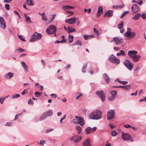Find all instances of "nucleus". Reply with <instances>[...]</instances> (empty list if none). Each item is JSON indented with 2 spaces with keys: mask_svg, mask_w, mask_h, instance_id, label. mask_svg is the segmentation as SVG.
Instances as JSON below:
<instances>
[{
  "mask_svg": "<svg viewBox=\"0 0 146 146\" xmlns=\"http://www.w3.org/2000/svg\"><path fill=\"white\" fill-rule=\"evenodd\" d=\"M102 111L98 110L92 112L90 114V117L93 119H99L102 117Z\"/></svg>",
  "mask_w": 146,
  "mask_h": 146,
  "instance_id": "obj_1",
  "label": "nucleus"
},
{
  "mask_svg": "<svg viewBox=\"0 0 146 146\" xmlns=\"http://www.w3.org/2000/svg\"><path fill=\"white\" fill-rule=\"evenodd\" d=\"M42 35L41 34L35 32L31 36L30 41L33 42L37 40H40L42 38Z\"/></svg>",
  "mask_w": 146,
  "mask_h": 146,
  "instance_id": "obj_2",
  "label": "nucleus"
},
{
  "mask_svg": "<svg viewBox=\"0 0 146 146\" xmlns=\"http://www.w3.org/2000/svg\"><path fill=\"white\" fill-rule=\"evenodd\" d=\"M56 31V27L55 25H53L49 26L46 30L47 33L49 35L54 34Z\"/></svg>",
  "mask_w": 146,
  "mask_h": 146,
  "instance_id": "obj_3",
  "label": "nucleus"
},
{
  "mask_svg": "<svg viewBox=\"0 0 146 146\" xmlns=\"http://www.w3.org/2000/svg\"><path fill=\"white\" fill-rule=\"evenodd\" d=\"M53 114V112L51 110H48L44 112L39 118V120L42 121L46 118L47 117L51 116Z\"/></svg>",
  "mask_w": 146,
  "mask_h": 146,
  "instance_id": "obj_4",
  "label": "nucleus"
},
{
  "mask_svg": "<svg viewBox=\"0 0 146 146\" xmlns=\"http://www.w3.org/2000/svg\"><path fill=\"white\" fill-rule=\"evenodd\" d=\"M78 136L77 135H74L72 136L71 137L70 139V141H74V143H78L80 140H82V136H80L76 139H75Z\"/></svg>",
  "mask_w": 146,
  "mask_h": 146,
  "instance_id": "obj_5",
  "label": "nucleus"
},
{
  "mask_svg": "<svg viewBox=\"0 0 146 146\" xmlns=\"http://www.w3.org/2000/svg\"><path fill=\"white\" fill-rule=\"evenodd\" d=\"M96 94L101 98L102 102H104L105 100L106 95L104 93L103 90H102L100 91H96Z\"/></svg>",
  "mask_w": 146,
  "mask_h": 146,
  "instance_id": "obj_6",
  "label": "nucleus"
},
{
  "mask_svg": "<svg viewBox=\"0 0 146 146\" xmlns=\"http://www.w3.org/2000/svg\"><path fill=\"white\" fill-rule=\"evenodd\" d=\"M122 139L124 140L130 141H133V139L129 134L124 133H122Z\"/></svg>",
  "mask_w": 146,
  "mask_h": 146,
  "instance_id": "obj_7",
  "label": "nucleus"
},
{
  "mask_svg": "<svg viewBox=\"0 0 146 146\" xmlns=\"http://www.w3.org/2000/svg\"><path fill=\"white\" fill-rule=\"evenodd\" d=\"M123 64L129 70H131L132 69L133 65L129 60H127L124 62Z\"/></svg>",
  "mask_w": 146,
  "mask_h": 146,
  "instance_id": "obj_8",
  "label": "nucleus"
},
{
  "mask_svg": "<svg viewBox=\"0 0 146 146\" xmlns=\"http://www.w3.org/2000/svg\"><path fill=\"white\" fill-rule=\"evenodd\" d=\"M115 113L113 110H111L108 111L107 114V118L108 119H110L114 118Z\"/></svg>",
  "mask_w": 146,
  "mask_h": 146,
  "instance_id": "obj_9",
  "label": "nucleus"
},
{
  "mask_svg": "<svg viewBox=\"0 0 146 146\" xmlns=\"http://www.w3.org/2000/svg\"><path fill=\"white\" fill-rule=\"evenodd\" d=\"M109 60L110 61L115 64H118L120 62V61L118 59L113 56H111Z\"/></svg>",
  "mask_w": 146,
  "mask_h": 146,
  "instance_id": "obj_10",
  "label": "nucleus"
},
{
  "mask_svg": "<svg viewBox=\"0 0 146 146\" xmlns=\"http://www.w3.org/2000/svg\"><path fill=\"white\" fill-rule=\"evenodd\" d=\"M96 129V127H94L91 128L90 127H86L85 129V133L86 134H89L95 131Z\"/></svg>",
  "mask_w": 146,
  "mask_h": 146,
  "instance_id": "obj_11",
  "label": "nucleus"
},
{
  "mask_svg": "<svg viewBox=\"0 0 146 146\" xmlns=\"http://www.w3.org/2000/svg\"><path fill=\"white\" fill-rule=\"evenodd\" d=\"M114 41L116 44L118 45L121 44L123 42V39L121 38H119L117 37H114L112 40L111 41Z\"/></svg>",
  "mask_w": 146,
  "mask_h": 146,
  "instance_id": "obj_12",
  "label": "nucleus"
},
{
  "mask_svg": "<svg viewBox=\"0 0 146 146\" xmlns=\"http://www.w3.org/2000/svg\"><path fill=\"white\" fill-rule=\"evenodd\" d=\"M75 118L78 119V124L81 126H83L84 125V122L82 117L76 116H75Z\"/></svg>",
  "mask_w": 146,
  "mask_h": 146,
  "instance_id": "obj_13",
  "label": "nucleus"
},
{
  "mask_svg": "<svg viewBox=\"0 0 146 146\" xmlns=\"http://www.w3.org/2000/svg\"><path fill=\"white\" fill-rule=\"evenodd\" d=\"M137 53V52L135 50H129L128 52V55L129 58L132 59Z\"/></svg>",
  "mask_w": 146,
  "mask_h": 146,
  "instance_id": "obj_14",
  "label": "nucleus"
},
{
  "mask_svg": "<svg viewBox=\"0 0 146 146\" xmlns=\"http://www.w3.org/2000/svg\"><path fill=\"white\" fill-rule=\"evenodd\" d=\"M113 15V11L111 10H109L107 11L104 15V17H111Z\"/></svg>",
  "mask_w": 146,
  "mask_h": 146,
  "instance_id": "obj_15",
  "label": "nucleus"
},
{
  "mask_svg": "<svg viewBox=\"0 0 146 146\" xmlns=\"http://www.w3.org/2000/svg\"><path fill=\"white\" fill-rule=\"evenodd\" d=\"M0 27L3 29H5L6 27L4 20L2 17H0Z\"/></svg>",
  "mask_w": 146,
  "mask_h": 146,
  "instance_id": "obj_16",
  "label": "nucleus"
},
{
  "mask_svg": "<svg viewBox=\"0 0 146 146\" xmlns=\"http://www.w3.org/2000/svg\"><path fill=\"white\" fill-rule=\"evenodd\" d=\"M76 21V18L75 17L69 19L66 21V22L70 24H73L75 23Z\"/></svg>",
  "mask_w": 146,
  "mask_h": 146,
  "instance_id": "obj_17",
  "label": "nucleus"
},
{
  "mask_svg": "<svg viewBox=\"0 0 146 146\" xmlns=\"http://www.w3.org/2000/svg\"><path fill=\"white\" fill-rule=\"evenodd\" d=\"M83 146H91L90 139L88 138L83 143Z\"/></svg>",
  "mask_w": 146,
  "mask_h": 146,
  "instance_id": "obj_18",
  "label": "nucleus"
},
{
  "mask_svg": "<svg viewBox=\"0 0 146 146\" xmlns=\"http://www.w3.org/2000/svg\"><path fill=\"white\" fill-rule=\"evenodd\" d=\"M140 58V56L139 55H136L132 58V60L134 62H136L138 61Z\"/></svg>",
  "mask_w": 146,
  "mask_h": 146,
  "instance_id": "obj_19",
  "label": "nucleus"
},
{
  "mask_svg": "<svg viewBox=\"0 0 146 146\" xmlns=\"http://www.w3.org/2000/svg\"><path fill=\"white\" fill-rule=\"evenodd\" d=\"M13 76V74L9 72L7 73L6 74L5 76V77L7 79H9L11 78Z\"/></svg>",
  "mask_w": 146,
  "mask_h": 146,
  "instance_id": "obj_20",
  "label": "nucleus"
},
{
  "mask_svg": "<svg viewBox=\"0 0 146 146\" xmlns=\"http://www.w3.org/2000/svg\"><path fill=\"white\" fill-rule=\"evenodd\" d=\"M105 78H104L105 82L107 83H109L110 81V78L108 76L106 73H104L103 74Z\"/></svg>",
  "mask_w": 146,
  "mask_h": 146,
  "instance_id": "obj_21",
  "label": "nucleus"
},
{
  "mask_svg": "<svg viewBox=\"0 0 146 146\" xmlns=\"http://www.w3.org/2000/svg\"><path fill=\"white\" fill-rule=\"evenodd\" d=\"M75 129L77 131V133L78 134H80L82 131V129L80 126L78 125H76L75 127Z\"/></svg>",
  "mask_w": 146,
  "mask_h": 146,
  "instance_id": "obj_22",
  "label": "nucleus"
},
{
  "mask_svg": "<svg viewBox=\"0 0 146 146\" xmlns=\"http://www.w3.org/2000/svg\"><path fill=\"white\" fill-rule=\"evenodd\" d=\"M21 64L25 71L26 72H28V67L26 66L25 62L24 61H22Z\"/></svg>",
  "mask_w": 146,
  "mask_h": 146,
  "instance_id": "obj_23",
  "label": "nucleus"
},
{
  "mask_svg": "<svg viewBox=\"0 0 146 146\" xmlns=\"http://www.w3.org/2000/svg\"><path fill=\"white\" fill-rule=\"evenodd\" d=\"M68 33H70L71 32H74L76 31V29H72V28L71 27H68Z\"/></svg>",
  "mask_w": 146,
  "mask_h": 146,
  "instance_id": "obj_24",
  "label": "nucleus"
},
{
  "mask_svg": "<svg viewBox=\"0 0 146 146\" xmlns=\"http://www.w3.org/2000/svg\"><path fill=\"white\" fill-rule=\"evenodd\" d=\"M120 53H117V55L119 56V55H121L123 56H125V51L123 50H120Z\"/></svg>",
  "mask_w": 146,
  "mask_h": 146,
  "instance_id": "obj_25",
  "label": "nucleus"
},
{
  "mask_svg": "<svg viewBox=\"0 0 146 146\" xmlns=\"http://www.w3.org/2000/svg\"><path fill=\"white\" fill-rule=\"evenodd\" d=\"M62 8L63 9H74V7L71 6H70L68 5H64L62 7Z\"/></svg>",
  "mask_w": 146,
  "mask_h": 146,
  "instance_id": "obj_26",
  "label": "nucleus"
},
{
  "mask_svg": "<svg viewBox=\"0 0 146 146\" xmlns=\"http://www.w3.org/2000/svg\"><path fill=\"white\" fill-rule=\"evenodd\" d=\"M123 6V4L120 5H113L112 7L113 9H121Z\"/></svg>",
  "mask_w": 146,
  "mask_h": 146,
  "instance_id": "obj_27",
  "label": "nucleus"
},
{
  "mask_svg": "<svg viewBox=\"0 0 146 146\" xmlns=\"http://www.w3.org/2000/svg\"><path fill=\"white\" fill-rule=\"evenodd\" d=\"M141 15L140 13H137L135 15L134 17H133V19L135 20H138Z\"/></svg>",
  "mask_w": 146,
  "mask_h": 146,
  "instance_id": "obj_28",
  "label": "nucleus"
},
{
  "mask_svg": "<svg viewBox=\"0 0 146 146\" xmlns=\"http://www.w3.org/2000/svg\"><path fill=\"white\" fill-rule=\"evenodd\" d=\"M39 15H40L42 17V19L43 21H47V18L45 16L44 13H43L42 14H40L39 13Z\"/></svg>",
  "mask_w": 146,
  "mask_h": 146,
  "instance_id": "obj_29",
  "label": "nucleus"
},
{
  "mask_svg": "<svg viewBox=\"0 0 146 146\" xmlns=\"http://www.w3.org/2000/svg\"><path fill=\"white\" fill-rule=\"evenodd\" d=\"M69 42V43H71L72 42L73 39V36L69 35L68 37Z\"/></svg>",
  "mask_w": 146,
  "mask_h": 146,
  "instance_id": "obj_30",
  "label": "nucleus"
},
{
  "mask_svg": "<svg viewBox=\"0 0 146 146\" xmlns=\"http://www.w3.org/2000/svg\"><path fill=\"white\" fill-rule=\"evenodd\" d=\"M123 21H121L119 24L118 26V28L119 29H121L123 28Z\"/></svg>",
  "mask_w": 146,
  "mask_h": 146,
  "instance_id": "obj_31",
  "label": "nucleus"
},
{
  "mask_svg": "<svg viewBox=\"0 0 146 146\" xmlns=\"http://www.w3.org/2000/svg\"><path fill=\"white\" fill-rule=\"evenodd\" d=\"M115 96H111V97L109 98V100L110 101H113L116 97V94H115Z\"/></svg>",
  "mask_w": 146,
  "mask_h": 146,
  "instance_id": "obj_32",
  "label": "nucleus"
},
{
  "mask_svg": "<svg viewBox=\"0 0 146 146\" xmlns=\"http://www.w3.org/2000/svg\"><path fill=\"white\" fill-rule=\"evenodd\" d=\"M83 95V94L81 93L80 92H78L77 94H76V100H77L78 99H79V98L81 97V96H82Z\"/></svg>",
  "mask_w": 146,
  "mask_h": 146,
  "instance_id": "obj_33",
  "label": "nucleus"
},
{
  "mask_svg": "<svg viewBox=\"0 0 146 146\" xmlns=\"http://www.w3.org/2000/svg\"><path fill=\"white\" fill-rule=\"evenodd\" d=\"M103 13V10H98V14L96 15L97 17H99Z\"/></svg>",
  "mask_w": 146,
  "mask_h": 146,
  "instance_id": "obj_34",
  "label": "nucleus"
},
{
  "mask_svg": "<svg viewBox=\"0 0 146 146\" xmlns=\"http://www.w3.org/2000/svg\"><path fill=\"white\" fill-rule=\"evenodd\" d=\"M131 36H130V38H133L136 36V34L135 32L131 31Z\"/></svg>",
  "mask_w": 146,
  "mask_h": 146,
  "instance_id": "obj_35",
  "label": "nucleus"
},
{
  "mask_svg": "<svg viewBox=\"0 0 146 146\" xmlns=\"http://www.w3.org/2000/svg\"><path fill=\"white\" fill-rule=\"evenodd\" d=\"M82 42L80 40H77L74 44V45H79L81 46L82 45Z\"/></svg>",
  "mask_w": 146,
  "mask_h": 146,
  "instance_id": "obj_36",
  "label": "nucleus"
},
{
  "mask_svg": "<svg viewBox=\"0 0 146 146\" xmlns=\"http://www.w3.org/2000/svg\"><path fill=\"white\" fill-rule=\"evenodd\" d=\"M27 2L28 4V5L33 6L34 5L33 2L31 0H27Z\"/></svg>",
  "mask_w": 146,
  "mask_h": 146,
  "instance_id": "obj_37",
  "label": "nucleus"
},
{
  "mask_svg": "<svg viewBox=\"0 0 146 146\" xmlns=\"http://www.w3.org/2000/svg\"><path fill=\"white\" fill-rule=\"evenodd\" d=\"M42 92H36L35 93V96L37 97H39L42 94Z\"/></svg>",
  "mask_w": 146,
  "mask_h": 146,
  "instance_id": "obj_38",
  "label": "nucleus"
},
{
  "mask_svg": "<svg viewBox=\"0 0 146 146\" xmlns=\"http://www.w3.org/2000/svg\"><path fill=\"white\" fill-rule=\"evenodd\" d=\"M87 64L85 63V64L83 66L82 69V71L83 72L85 73V72L86 71V68L87 67Z\"/></svg>",
  "mask_w": 146,
  "mask_h": 146,
  "instance_id": "obj_39",
  "label": "nucleus"
},
{
  "mask_svg": "<svg viewBox=\"0 0 146 146\" xmlns=\"http://www.w3.org/2000/svg\"><path fill=\"white\" fill-rule=\"evenodd\" d=\"M20 95L19 94H17L16 95L13 94L12 95V99H16L20 97Z\"/></svg>",
  "mask_w": 146,
  "mask_h": 146,
  "instance_id": "obj_40",
  "label": "nucleus"
},
{
  "mask_svg": "<svg viewBox=\"0 0 146 146\" xmlns=\"http://www.w3.org/2000/svg\"><path fill=\"white\" fill-rule=\"evenodd\" d=\"M131 32H128V31H127L125 34L124 35L125 37H130V36H131Z\"/></svg>",
  "mask_w": 146,
  "mask_h": 146,
  "instance_id": "obj_41",
  "label": "nucleus"
},
{
  "mask_svg": "<svg viewBox=\"0 0 146 146\" xmlns=\"http://www.w3.org/2000/svg\"><path fill=\"white\" fill-rule=\"evenodd\" d=\"M111 134L113 137L117 135V133L115 131H113L111 133Z\"/></svg>",
  "mask_w": 146,
  "mask_h": 146,
  "instance_id": "obj_42",
  "label": "nucleus"
},
{
  "mask_svg": "<svg viewBox=\"0 0 146 146\" xmlns=\"http://www.w3.org/2000/svg\"><path fill=\"white\" fill-rule=\"evenodd\" d=\"M138 6L136 4H133L131 7V9H138Z\"/></svg>",
  "mask_w": 146,
  "mask_h": 146,
  "instance_id": "obj_43",
  "label": "nucleus"
},
{
  "mask_svg": "<svg viewBox=\"0 0 146 146\" xmlns=\"http://www.w3.org/2000/svg\"><path fill=\"white\" fill-rule=\"evenodd\" d=\"M131 86L130 85H127L125 86L124 89L126 90H129L131 88Z\"/></svg>",
  "mask_w": 146,
  "mask_h": 146,
  "instance_id": "obj_44",
  "label": "nucleus"
},
{
  "mask_svg": "<svg viewBox=\"0 0 146 146\" xmlns=\"http://www.w3.org/2000/svg\"><path fill=\"white\" fill-rule=\"evenodd\" d=\"M25 21L26 22L30 23L31 22L30 18L29 17L27 16L25 18Z\"/></svg>",
  "mask_w": 146,
  "mask_h": 146,
  "instance_id": "obj_45",
  "label": "nucleus"
},
{
  "mask_svg": "<svg viewBox=\"0 0 146 146\" xmlns=\"http://www.w3.org/2000/svg\"><path fill=\"white\" fill-rule=\"evenodd\" d=\"M94 33L96 34L97 35H99L100 34V33L99 31L98 30H97L95 29V28H94Z\"/></svg>",
  "mask_w": 146,
  "mask_h": 146,
  "instance_id": "obj_46",
  "label": "nucleus"
},
{
  "mask_svg": "<svg viewBox=\"0 0 146 146\" xmlns=\"http://www.w3.org/2000/svg\"><path fill=\"white\" fill-rule=\"evenodd\" d=\"M19 38L21 40H22L24 41H26V40H25V38L24 37L22 36V35H20L19 36Z\"/></svg>",
  "mask_w": 146,
  "mask_h": 146,
  "instance_id": "obj_47",
  "label": "nucleus"
},
{
  "mask_svg": "<svg viewBox=\"0 0 146 146\" xmlns=\"http://www.w3.org/2000/svg\"><path fill=\"white\" fill-rule=\"evenodd\" d=\"M28 104L30 105H33V102L31 99H30L28 102Z\"/></svg>",
  "mask_w": 146,
  "mask_h": 146,
  "instance_id": "obj_48",
  "label": "nucleus"
},
{
  "mask_svg": "<svg viewBox=\"0 0 146 146\" xmlns=\"http://www.w3.org/2000/svg\"><path fill=\"white\" fill-rule=\"evenodd\" d=\"M39 143L40 144L42 145H44V144H45L46 142L44 140H41L39 142Z\"/></svg>",
  "mask_w": 146,
  "mask_h": 146,
  "instance_id": "obj_49",
  "label": "nucleus"
},
{
  "mask_svg": "<svg viewBox=\"0 0 146 146\" xmlns=\"http://www.w3.org/2000/svg\"><path fill=\"white\" fill-rule=\"evenodd\" d=\"M115 93L116 94V95H117V92L116 91H111V92H110V93H111V96H114L115 94Z\"/></svg>",
  "mask_w": 146,
  "mask_h": 146,
  "instance_id": "obj_50",
  "label": "nucleus"
},
{
  "mask_svg": "<svg viewBox=\"0 0 146 146\" xmlns=\"http://www.w3.org/2000/svg\"><path fill=\"white\" fill-rule=\"evenodd\" d=\"M84 38L85 40H87L90 37V36H87L86 35H84Z\"/></svg>",
  "mask_w": 146,
  "mask_h": 146,
  "instance_id": "obj_51",
  "label": "nucleus"
},
{
  "mask_svg": "<svg viewBox=\"0 0 146 146\" xmlns=\"http://www.w3.org/2000/svg\"><path fill=\"white\" fill-rule=\"evenodd\" d=\"M53 130V129H47L45 131V133H48L50 131H52Z\"/></svg>",
  "mask_w": 146,
  "mask_h": 146,
  "instance_id": "obj_52",
  "label": "nucleus"
},
{
  "mask_svg": "<svg viewBox=\"0 0 146 146\" xmlns=\"http://www.w3.org/2000/svg\"><path fill=\"white\" fill-rule=\"evenodd\" d=\"M27 92V89H25L21 93V94L23 95H24L25 94H26Z\"/></svg>",
  "mask_w": 146,
  "mask_h": 146,
  "instance_id": "obj_53",
  "label": "nucleus"
},
{
  "mask_svg": "<svg viewBox=\"0 0 146 146\" xmlns=\"http://www.w3.org/2000/svg\"><path fill=\"white\" fill-rule=\"evenodd\" d=\"M125 86H113L112 87L113 88H123L124 89Z\"/></svg>",
  "mask_w": 146,
  "mask_h": 146,
  "instance_id": "obj_54",
  "label": "nucleus"
},
{
  "mask_svg": "<svg viewBox=\"0 0 146 146\" xmlns=\"http://www.w3.org/2000/svg\"><path fill=\"white\" fill-rule=\"evenodd\" d=\"M142 18L144 19H146V13H143L141 15Z\"/></svg>",
  "mask_w": 146,
  "mask_h": 146,
  "instance_id": "obj_55",
  "label": "nucleus"
},
{
  "mask_svg": "<svg viewBox=\"0 0 146 146\" xmlns=\"http://www.w3.org/2000/svg\"><path fill=\"white\" fill-rule=\"evenodd\" d=\"M73 122L74 123L78 124V119L75 118L73 120Z\"/></svg>",
  "mask_w": 146,
  "mask_h": 146,
  "instance_id": "obj_56",
  "label": "nucleus"
},
{
  "mask_svg": "<svg viewBox=\"0 0 146 146\" xmlns=\"http://www.w3.org/2000/svg\"><path fill=\"white\" fill-rule=\"evenodd\" d=\"M21 115V114H17L15 116V118H14V120H17L18 118L19 115Z\"/></svg>",
  "mask_w": 146,
  "mask_h": 146,
  "instance_id": "obj_57",
  "label": "nucleus"
},
{
  "mask_svg": "<svg viewBox=\"0 0 146 146\" xmlns=\"http://www.w3.org/2000/svg\"><path fill=\"white\" fill-rule=\"evenodd\" d=\"M5 6L6 9H9V4H6L5 5Z\"/></svg>",
  "mask_w": 146,
  "mask_h": 146,
  "instance_id": "obj_58",
  "label": "nucleus"
},
{
  "mask_svg": "<svg viewBox=\"0 0 146 146\" xmlns=\"http://www.w3.org/2000/svg\"><path fill=\"white\" fill-rule=\"evenodd\" d=\"M5 99V98H0V103H1V104H2L3 102Z\"/></svg>",
  "mask_w": 146,
  "mask_h": 146,
  "instance_id": "obj_59",
  "label": "nucleus"
},
{
  "mask_svg": "<svg viewBox=\"0 0 146 146\" xmlns=\"http://www.w3.org/2000/svg\"><path fill=\"white\" fill-rule=\"evenodd\" d=\"M12 0H4L3 2L5 3H9L11 2Z\"/></svg>",
  "mask_w": 146,
  "mask_h": 146,
  "instance_id": "obj_60",
  "label": "nucleus"
},
{
  "mask_svg": "<svg viewBox=\"0 0 146 146\" xmlns=\"http://www.w3.org/2000/svg\"><path fill=\"white\" fill-rule=\"evenodd\" d=\"M50 96L54 98H56L57 97L56 95V94H51Z\"/></svg>",
  "mask_w": 146,
  "mask_h": 146,
  "instance_id": "obj_61",
  "label": "nucleus"
},
{
  "mask_svg": "<svg viewBox=\"0 0 146 146\" xmlns=\"http://www.w3.org/2000/svg\"><path fill=\"white\" fill-rule=\"evenodd\" d=\"M12 122H7L5 124V125L10 126L12 124Z\"/></svg>",
  "mask_w": 146,
  "mask_h": 146,
  "instance_id": "obj_62",
  "label": "nucleus"
},
{
  "mask_svg": "<svg viewBox=\"0 0 146 146\" xmlns=\"http://www.w3.org/2000/svg\"><path fill=\"white\" fill-rule=\"evenodd\" d=\"M131 125L129 124H126L124 125V127L126 128H129L130 127Z\"/></svg>",
  "mask_w": 146,
  "mask_h": 146,
  "instance_id": "obj_63",
  "label": "nucleus"
},
{
  "mask_svg": "<svg viewBox=\"0 0 146 146\" xmlns=\"http://www.w3.org/2000/svg\"><path fill=\"white\" fill-rule=\"evenodd\" d=\"M70 64H68L67 66H66L65 67V68L66 69H69L70 67Z\"/></svg>",
  "mask_w": 146,
  "mask_h": 146,
  "instance_id": "obj_64",
  "label": "nucleus"
}]
</instances>
